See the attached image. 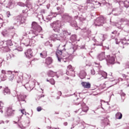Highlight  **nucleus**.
Wrapping results in <instances>:
<instances>
[{
    "label": "nucleus",
    "mask_w": 129,
    "mask_h": 129,
    "mask_svg": "<svg viewBox=\"0 0 129 129\" xmlns=\"http://www.w3.org/2000/svg\"><path fill=\"white\" fill-rule=\"evenodd\" d=\"M50 26L54 32H59L61 28V22L59 21L53 22L50 24Z\"/></svg>",
    "instance_id": "obj_1"
},
{
    "label": "nucleus",
    "mask_w": 129,
    "mask_h": 129,
    "mask_svg": "<svg viewBox=\"0 0 129 129\" xmlns=\"http://www.w3.org/2000/svg\"><path fill=\"white\" fill-rule=\"evenodd\" d=\"M32 28L33 29V34L34 35H36V36H38V34L41 32V30H42V28L40 27V26L38 25L37 23L34 22L32 24Z\"/></svg>",
    "instance_id": "obj_2"
},
{
    "label": "nucleus",
    "mask_w": 129,
    "mask_h": 129,
    "mask_svg": "<svg viewBox=\"0 0 129 129\" xmlns=\"http://www.w3.org/2000/svg\"><path fill=\"white\" fill-rule=\"evenodd\" d=\"M104 23H105V19H104V17L101 16L96 19L95 21V26L100 27V26H103Z\"/></svg>",
    "instance_id": "obj_3"
},
{
    "label": "nucleus",
    "mask_w": 129,
    "mask_h": 129,
    "mask_svg": "<svg viewBox=\"0 0 129 129\" xmlns=\"http://www.w3.org/2000/svg\"><path fill=\"white\" fill-rule=\"evenodd\" d=\"M63 18L68 21L69 23H70L72 27H77V23L75 21H72V18L68 15H64Z\"/></svg>",
    "instance_id": "obj_4"
},
{
    "label": "nucleus",
    "mask_w": 129,
    "mask_h": 129,
    "mask_svg": "<svg viewBox=\"0 0 129 129\" xmlns=\"http://www.w3.org/2000/svg\"><path fill=\"white\" fill-rule=\"evenodd\" d=\"M106 76H107V73L101 71H99V74L97 75V77L99 80L105 79Z\"/></svg>",
    "instance_id": "obj_5"
},
{
    "label": "nucleus",
    "mask_w": 129,
    "mask_h": 129,
    "mask_svg": "<svg viewBox=\"0 0 129 129\" xmlns=\"http://www.w3.org/2000/svg\"><path fill=\"white\" fill-rule=\"evenodd\" d=\"M67 75H71V76H75V73L74 72V71H73V69H72V66L69 65L68 67V69L67 71Z\"/></svg>",
    "instance_id": "obj_6"
},
{
    "label": "nucleus",
    "mask_w": 129,
    "mask_h": 129,
    "mask_svg": "<svg viewBox=\"0 0 129 129\" xmlns=\"http://www.w3.org/2000/svg\"><path fill=\"white\" fill-rule=\"evenodd\" d=\"M81 106H82V111L80 113V114H81V115H82L84 114L83 113V112H85V113H86V112H87V111H88V107L86 106V105H85V103H83L81 104Z\"/></svg>",
    "instance_id": "obj_7"
},
{
    "label": "nucleus",
    "mask_w": 129,
    "mask_h": 129,
    "mask_svg": "<svg viewBox=\"0 0 129 129\" xmlns=\"http://www.w3.org/2000/svg\"><path fill=\"white\" fill-rule=\"evenodd\" d=\"M50 38L51 39V40H53V41H56V40H61V38H62V37L61 36V35H60V34H52V35H51Z\"/></svg>",
    "instance_id": "obj_8"
},
{
    "label": "nucleus",
    "mask_w": 129,
    "mask_h": 129,
    "mask_svg": "<svg viewBox=\"0 0 129 129\" xmlns=\"http://www.w3.org/2000/svg\"><path fill=\"white\" fill-rule=\"evenodd\" d=\"M63 50H57L56 52V55L57 57V59L59 61V62H61V59H62V51Z\"/></svg>",
    "instance_id": "obj_9"
},
{
    "label": "nucleus",
    "mask_w": 129,
    "mask_h": 129,
    "mask_svg": "<svg viewBox=\"0 0 129 129\" xmlns=\"http://www.w3.org/2000/svg\"><path fill=\"white\" fill-rule=\"evenodd\" d=\"M97 58L100 61H102V60H104L105 59V54L104 52H102L101 53L99 54L97 56Z\"/></svg>",
    "instance_id": "obj_10"
},
{
    "label": "nucleus",
    "mask_w": 129,
    "mask_h": 129,
    "mask_svg": "<svg viewBox=\"0 0 129 129\" xmlns=\"http://www.w3.org/2000/svg\"><path fill=\"white\" fill-rule=\"evenodd\" d=\"M25 55L27 58H31V57H33V51H32V49H28L27 52H25Z\"/></svg>",
    "instance_id": "obj_11"
},
{
    "label": "nucleus",
    "mask_w": 129,
    "mask_h": 129,
    "mask_svg": "<svg viewBox=\"0 0 129 129\" xmlns=\"http://www.w3.org/2000/svg\"><path fill=\"white\" fill-rule=\"evenodd\" d=\"M82 85L84 88L89 89L91 87V84L89 82H82Z\"/></svg>",
    "instance_id": "obj_12"
},
{
    "label": "nucleus",
    "mask_w": 129,
    "mask_h": 129,
    "mask_svg": "<svg viewBox=\"0 0 129 129\" xmlns=\"http://www.w3.org/2000/svg\"><path fill=\"white\" fill-rule=\"evenodd\" d=\"M114 61L115 59L113 56H109L108 59L107 60V62L108 64H114Z\"/></svg>",
    "instance_id": "obj_13"
},
{
    "label": "nucleus",
    "mask_w": 129,
    "mask_h": 129,
    "mask_svg": "<svg viewBox=\"0 0 129 129\" xmlns=\"http://www.w3.org/2000/svg\"><path fill=\"white\" fill-rule=\"evenodd\" d=\"M53 62V59H52V58L50 57H47L46 59L45 63L47 64V65H50L52 64V62Z\"/></svg>",
    "instance_id": "obj_14"
},
{
    "label": "nucleus",
    "mask_w": 129,
    "mask_h": 129,
    "mask_svg": "<svg viewBox=\"0 0 129 129\" xmlns=\"http://www.w3.org/2000/svg\"><path fill=\"white\" fill-rule=\"evenodd\" d=\"M8 74L10 75L9 78V80L10 81H13V80H14V75L13 74V72H12V71H8Z\"/></svg>",
    "instance_id": "obj_15"
},
{
    "label": "nucleus",
    "mask_w": 129,
    "mask_h": 129,
    "mask_svg": "<svg viewBox=\"0 0 129 129\" xmlns=\"http://www.w3.org/2000/svg\"><path fill=\"white\" fill-rule=\"evenodd\" d=\"M3 93L4 95H7V94H11V90L9 89V88L6 87L5 88Z\"/></svg>",
    "instance_id": "obj_16"
},
{
    "label": "nucleus",
    "mask_w": 129,
    "mask_h": 129,
    "mask_svg": "<svg viewBox=\"0 0 129 129\" xmlns=\"http://www.w3.org/2000/svg\"><path fill=\"white\" fill-rule=\"evenodd\" d=\"M56 74H57L56 72H54L52 71H49L48 73V76L49 77H54Z\"/></svg>",
    "instance_id": "obj_17"
},
{
    "label": "nucleus",
    "mask_w": 129,
    "mask_h": 129,
    "mask_svg": "<svg viewBox=\"0 0 129 129\" xmlns=\"http://www.w3.org/2000/svg\"><path fill=\"white\" fill-rule=\"evenodd\" d=\"M14 122H15V123H17L18 126V127H19V128H21V129L26 128V127L24 126V125H23V124H22V123L20 122H16V121H14Z\"/></svg>",
    "instance_id": "obj_18"
},
{
    "label": "nucleus",
    "mask_w": 129,
    "mask_h": 129,
    "mask_svg": "<svg viewBox=\"0 0 129 129\" xmlns=\"http://www.w3.org/2000/svg\"><path fill=\"white\" fill-rule=\"evenodd\" d=\"M86 76V73L84 71H82L80 73V77L81 79H83Z\"/></svg>",
    "instance_id": "obj_19"
},
{
    "label": "nucleus",
    "mask_w": 129,
    "mask_h": 129,
    "mask_svg": "<svg viewBox=\"0 0 129 129\" xmlns=\"http://www.w3.org/2000/svg\"><path fill=\"white\" fill-rule=\"evenodd\" d=\"M115 117L117 118V119H121L122 118V114H121L120 112H117L115 114Z\"/></svg>",
    "instance_id": "obj_20"
},
{
    "label": "nucleus",
    "mask_w": 129,
    "mask_h": 129,
    "mask_svg": "<svg viewBox=\"0 0 129 129\" xmlns=\"http://www.w3.org/2000/svg\"><path fill=\"white\" fill-rule=\"evenodd\" d=\"M30 39L27 38L24 40L23 44L25 45V46H28L30 44Z\"/></svg>",
    "instance_id": "obj_21"
},
{
    "label": "nucleus",
    "mask_w": 129,
    "mask_h": 129,
    "mask_svg": "<svg viewBox=\"0 0 129 129\" xmlns=\"http://www.w3.org/2000/svg\"><path fill=\"white\" fill-rule=\"evenodd\" d=\"M40 56L42 58H46L47 57V51H43L42 52L40 53Z\"/></svg>",
    "instance_id": "obj_22"
},
{
    "label": "nucleus",
    "mask_w": 129,
    "mask_h": 129,
    "mask_svg": "<svg viewBox=\"0 0 129 129\" xmlns=\"http://www.w3.org/2000/svg\"><path fill=\"white\" fill-rule=\"evenodd\" d=\"M13 113V110H12V108L9 107L7 109V115H11Z\"/></svg>",
    "instance_id": "obj_23"
},
{
    "label": "nucleus",
    "mask_w": 129,
    "mask_h": 129,
    "mask_svg": "<svg viewBox=\"0 0 129 129\" xmlns=\"http://www.w3.org/2000/svg\"><path fill=\"white\" fill-rule=\"evenodd\" d=\"M77 38V37L76 36V35H73V36H72L71 37V40L73 42H74V41H76Z\"/></svg>",
    "instance_id": "obj_24"
},
{
    "label": "nucleus",
    "mask_w": 129,
    "mask_h": 129,
    "mask_svg": "<svg viewBox=\"0 0 129 129\" xmlns=\"http://www.w3.org/2000/svg\"><path fill=\"white\" fill-rule=\"evenodd\" d=\"M103 121V122L105 124H108V119L107 118H104V119H102Z\"/></svg>",
    "instance_id": "obj_25"
},
{
    "label": "nucleus",
    "mask_w": 129,
    "mask_h": 129,
    "mask_svg": "<svg viewBox=\"0 0 129 129\" xmlns=\"http://www.w3.org/2000/svg\"><path fill=\"white\" fill-rule=\"evenodd\" d=\"M8 31L6 30H3L2 33L3 36H4V37L8 36Z\"/></svg>",
    "instance_id": "obj_26"
},
{
    "label": "nucleus",
    "mask_w": 129,
    "mask_h": 129,
    "mask_svg": "<svg viewBox=\"0 0 129 129\" xmlns=\"http://www.w3.org/2000/svg\"><path fill=\"white\" fill-rule=\"evenodd\" d=\"M1 78L3 81H5L7 79V76L5 75H1Z\"/></svg>",
    "instance_id": "obj_27"
},
{
    "label": "nucleus",
    "mask_w": 129,
    "mask_h": 129,
    "mask_svg": "<svg viewBox=\"0 0 129 129\" xmlns=\"http://www.w3.org/2000/svg\"><path fill=\"white\" fill-rule=\"evenodd\" d=\"M124 5L125 8H128L129 7V2L127 1H124Z\"/></svg>",
    "instance_id": "obj_28"
},
{
    "label": "nucleus",
    "mask_w": 129,
    "mask_h": 129,
    "mask_svg": "<svg viewBox=\"0 0 129 129\" xmlns=\"http://www.w3.org/2000/svg\"><path fill=\"white\" fill-rule=\"evenodd\" d=\"M3 105H4V103L3 102L0 101V112H2L3 113Z\"/></svg>",
    "instance_id": "obj_29"
},
{
    "label": "nucleus",
    "mask_w": 129,
    "mask_h": 129,
    "mask_svg": "<svg viewBox=\"0 0 129 129\" xmlns=\"http://www.w3.org/2000/svg\"><path fill=\"white\" fill-rule=\"evenodd\" d=\"M7 46H13V43H12V40H9L7 41Z\"/></svg>",
    "instance_id": "obj_30"
},
{
    "label": "nucleus",
    "mask_w": 129,
    "mask_h": 129,
    "mask_svg": "<svg viewBox=\"0 0 129 129\" xmlns=\"http://www.w3.org/2000/svg\"><path fill=\"white\" fill-rule=\"evenodd\" d=\"M26 96H21L20 99L19 100L20 101H25V98H26Z\"/></svg>",
    "instance_id": "obj_31"
},
{
    "label": "nucleus",
    "mask_w": 129,
    "mask_h": 129,
    "mask_svg": "<svg viewBox=\"0 0 129 129\" xmlns=\"http://www.w3.org/2000/svg\"><path fill=\"white\" fill-rule=\"evenodd\" d=\"M18 5L20 6V7H25V4H24L22 2H19L18 3Z\"/></svg>",
    "instance_id": "obj_32"
},
{
    "label": "nucleus",
    "mask_w": 129,
    "mask_h": 129,
    "mask_svg": "<svg viewBox=\"0 0 129 129\" xmlns=\"http://www.w3.org/2000/svg\"><path fill=\"white\" fill-rule=\"evenodd\" d=\"M49 82H50L51 84H52V85H54V84H55V81L54 80V79H51L49 81Z\"/></svg>",
    "instance_id": "obj_33"
},
{
    "label": "nucleus",
    "mask_w": 129,
    "mask_h": 129,
    "mask_svg": "<svg viewBox=\"0 0 129 129\" xmlns=\"http://www.w3.org/2000/svg\"><path fill=\"white\" fill-rule=\"evenodd\" d=\"M91 73L92 74V75H95V71H94V69H92L91 70Z\"/></svg>",
    "instance_id": "obj_34"
},
{
    "label": "nucleus",
    "mask_w": 129,
    "mask_h": 129,
    "mask_svg": "<svg viewBox=\"0 0 129 129\" xmlns=\"http://www.w3.org/2000/svg\"><path fill=\"white\" fill-rule=\"evenodd\" d=\"M7 16L8 17V18H10V17H11V13L10 12H7Z\"/></svg>",
    "instance_id": "obj_35"
},
{
    "label": "nucleus",
    "mask_w": 129,
    "mask_h": 129,
    "mask_svg": "<svg viewBox=\"0 0 129 129\" xmlns=\"http://www.w3.org/2000/svg\"><path fill=\"white\" fill-rule=\"evenodd\" d=\"M37 111H41L42 110V108L41 107H38L37 108Z\"/></svg>",
    "instance_id": "obj_36"
},
{
    "label": "nucleus",
    "mask_w": 129,
    "mask_h": 129,
    "mask_svg": "<svg viewBox=\"0 0 129 129\" xmlns=\"http://www.w3.org/2000/svg\"><path fill=\"white\" fill-rule=\"evenodd\" d=\"M6 74V71L5 70H2V75H5Z\"/></svg>",
    "instance_id": "obj_37"
},
{
    "label": "nucleus",
    "mask_w": 129,
    "mask_h": 129,
    "mask_svg": "<svg viewBox=\"0 0 129 129\" xmlns=\"http://www.w3.org/2000/svg\"><path fill=\"white\" fill-rule=\"evenodd\" d=\"M21 112L22 113V114H25V112H25V109H22V110H21Z\"/></svg>",
    "instance_id": "obj_38"
},
{
    "label": "nucleus",
    "mask_w": 129,
    "mask_h": 129,
    "mask_svg": "<svg viewBox=\"0 0 129 129\" xmlns=\"http://www.w3.org/2000/svg\"><path fill=\"white\" fill-rule=\"evenodd\" d=\"M45 46H48V45H50V42L47 41L46 42H45Z\"/></svg>",
    "instance_id": "obj_39"
},
{
    "label": "nucleus",
    "mask_w": 129,
    "mask_h": 129,
    "mask_svg": "<svg viewBox=\"0 0 129 129\" xmlns=\"http://www.w3.org/2000/svg\"><path fill=\"white\" fill-rule=\"evenodd\" d=\"M126 68H129V62L126 63Z\"/></svg>",
    "instance_id": "obj_40"
},
{
    "label": "nucleus",
    "mask_w": 129,
    "mask_h": 129,
    "mask_svg": "<svg viewBox=\"0 0 129 129\" xmlns=\"http://www.w3.org/2000/svg\"><path fill=\"white\" fill-rule=\"evenodd\" d=\"M109 80L110 81H114V79L112 78H109Z\"/></svg>",
    "instance_id": "obj_41"
},
{
    "label": "nucleus",
    "mask_w": 129,
    "mask_h": 129,
    "mask_svg": "<svg viewBox=\"0 0 129 129\" xmlns=\"http://www.w3.org/2000/svg\"><path fill=\"white\" fill-rule=\"evenodd\" d=\"M121 96H125V94H124V93H122L121 94Z\"/></svg>",
    "instance_id": "obj_42"
},
{
    "label": "nucleus",
    "mask_w": 129,
    "mask_h": 129,
    "mask_svg": "<svg viewBox=\"0 0 129 129\" xmlns=\"http://www.w3.org/2000/svg\"><path fill=\"white\" fill-rule=\"evenodd\" d=\"M122 76H123V77L124 78H127V75H123Z\"/></svg>",
    "instance_id": "obj_43"
},
{
    "label": "nucleus",
    "mask_w": 129,
    "mask_h": 129,
    "mask_svg": "<svg viewBox=\"0 0 129 129\" xmlns=\"http://www.w3.org/2000/svg\"><path fill=\"white\" fill-rule=\"evenodd\" d=\"M112 34H117V32L116 31H114V32H112Z\"/></svg>",
    "instance_id": "obj_44"
},
{
    "label": "nucleus",
    "mask_w": 129,
    "mask_h": 129,
    "mask_svg": "<svg viewBox=\"0 0 129 129\" xmlns=\"http://www.w3.org/2000/svg\"><path fill=\"white\" fill-rule=\"evenodd\" d=\"M115 41H116V44H118V42L117 41V39H116Z\"/></svg>",
    "instance_id": "obj_45"
},
{
    "label": "nucleus",
    "mask_w": 129,
    "mask_h": 129,
    "mask_svg": "<svg viewBox=\"0 0 129 129\" xmlns=\"http://www.w3.org/2000/svg\"><path fill=\"white\" fill-rule=\"evenodd\" d=\"M64 124V125H67V124H68V123L67 122H65Z\"/></svg>",
    "instance_id": "obj_46"
},
{
    "label": "nucleus",
    "mask_w": 129,
    "mask_h": 129,
    "mask_svg": "<svg viewBox=\"0 0 129 129\" xmlns=\"http://www.w3.org/2000/svg\"><path fill=\"white\" fill-rule=\"evenodd\" d=\"M58 93L60 94V96L62 95V93H61V92H59Z\"/></svg>",
    "instance_id": "obj_47"
},
{
    "label": "nucleus",
    "mask_w": 129,
    "mask_h": 129,
    "mask_svg": "<svg viewBox=\"0 0 129 129\" xmlns=\"http://www.w3.org/2000/svg\"><path fill=\"white\" fill-rule=\"evenodd\" d=\"M107 84V82H105L104 85H106Z\"/></svg>",
    "instance_id": "obj_48"
},
{
    "label": "nucleus",
    "mask_w": 129,
    "mask_h": 129,
    "mask_svg": "<svg viewBox=\"0 0 129 129\" xmlns=\"http://www.w3.org/2000/svg\"><path fill=\"white\" fill-rule=\"evenodd\" d=\"M28 64L31 65V62H28Z\"/></svg>",
    "instance_id": "obj_49"
},
{
    "label": "nucleus",
    "mask_w": 129,
    "mask_h": 129,
    "mask_svg": "<svg viewBox=\"0 0 129 129\" xmlns=\"http://www.w3.org/2000/svg\"><path fill=\"white\" fill-rule=\"evenodd\" d=\"M50 47H53V45L50 44Z\"/></svg>",
    "instance_id": "obj_50"
},
{
    "label": "nucleus",
    "mask_w": 129,
    "mask_h": 129,
    "mask_svg": "<svg viewBox=\"0 0 129 129\" xmlns=\"http://www.w3.org/2000/svg\"><path fill=\"white\" fill-rule=\"evenodd\" d=\"M46 81H47V82H50V81H49V80L47 79Z\"/></svg>",
    "instance_id": "obj_51"
},
{
    "label": "nucleus",
    "mask_w": 129,
    "mask_h": 129,
    "mask_svg": "<svg viewBox=\"0 0 129 129\" xmlns=\"http://www.w3.org/2000/svg\"><path fill=\"white\" fill-rule=\"evenodd\" d=\"M17 82H18V83H20V82H21V81H18Z\"/></svg>",
    "instance_id": "obj_52"
},
{
    "label": "nucleus",
    "mask_w": 129,
    "mask_h": 129,
    "mask_svg": "<svg viewBox=\"0 0 129 129\" xmlns=\"http://www.w3.org/2000/svg\"><path fill=\"white\" fill-rule=\"evenodd\" d=\"M20 118H18V121H20Z\"/></svg>",
    "instance_id": "obj_53"
},
{
    "label": "nucleus",
    "mask_w": 129,
    "mask_h": 129,
    "mask_svg": "<svg viewBox=\"0 0 129 129\" xmlns=\"http://www.w3.org/2000/svg\"><path fill=\"white\" fill-rule=\"evenodd\" d=\"M98 4H99V5H101V4H100V3L98 2Z\"/></svg>",
    "instance_id": "obj_54"
},
{
    "label": "nucleus",
    "mask_w": 129,
    "mask_h": 129,
    "mask_svg": "<svg viewBox=\"0 0 129 129\" xmlns=\"http://www.w3.org/2000/svg\"><path fill=\"white\" fill-rule=\"evenodd\" d=\"M59 98H60V97H57V99H59Z\"/></svg>",
    "instance_id": "obj_55"
},
{
    "label": "nucleus",
    "mask_w": 129,
    "mask_h": 129,
    "mask_svg": "<svg viewBox=\"0 0 129 129\" xmlns=\"http://www.w3.org/2000/svg\"><path fill=\"white\" fill-rule=\"evenodd\" d=\"M65 46H66V45H63V47H65Z\"/></svg>",
    "instance_id": "obj_56"
},
{
    "label": "nucleus",
    "mask_w": 129,
    "mask_h": 129,
    "mask_svg": "<svg viewBox=\"0 0 129 129\" xmlns=\"http://www.w3.org/2000/svg\"><path fill=\"white\" fill-rule=\"evenodd\" d=\"M111 86H110L109 87H111Z\"/></svg>",
    "instance_id": "obj_57"
},
{
    "label": "nucleus",
    "mask_w": 129,
    "mask_h": 129,
    "mask_svg": "<svg viewBox=\"0 0 129 129\" xmlns=\"http://www.w3.org/2000/svg\"><path fill=\"white\" fill-rule=\"evenodd\" d=\"M121 43H122V44H123V42H122Z\"/></svg>",
    "instance_id": "obj_58"
},
{
    "label": "nucleus",
    "mask_w": 129,
    "mask_h": 129,
    "mask_svg": "<svg viewBox=\"0 0 129 129\" xmlns=\"http://www.w3.org/2000/svg\"><path fill=\"white\" fill-rule=\"evenodd\" d=\"M128 87H129V84L127 85Z\"/></svg>",
    "instance_id": "obj_59"
},
{
    "label": "nucleus",
    "mask_w": 129,
    "mask_h": 129,
    "mask_svg": "<svg viewBox=\"0 0 129 129\" xmlns=\"http://www.w3.org/2000/svg\"><path fill=\"white\" fill-rule=\"evenodd\" d=\"M127 44V43H125V44Z\"/></svg>",
    "instance_id": "obj_60"
},
{
    "label": "nucleus",
    "mask_w": 129,
    "mask_h": 129,
    "mask_svg": "<svg viewBox=\"0 0 129 129\" xmlns=\"http://www.w3.org/2000/svg\"><path fill=\"white\" fill-rule=\"evenodd\" d=\"M113 11H114V9L113 10Z\"/></svg>",
    "instance_id": "obj_61"
},
{
    "label": "nucleus",
    "mask_w": 129,
    "mask_h": 129,
    "mask_svg": "<svg viewBox=\"0 0 129 129\" xmlns=\"http://www.w3.org/2000/svg\"><path fill=\"white\" fill-rule=\"evenodd\" d=\"M2 122L4 123V122L2 121Z\"/></svg>",
    "instance_id": "obj_62"
},
{
    "label": "nucleus",
    "mask_w": 129,
    "mask_h": 129,
    "mask_svg": "<svg viewBox=\"0 0 129 129\" xmlns=\"http://www.w3.org/2000/svg\"><path fill=\"white\" fill-rule=\"evenodd\" d=\"M57 9V10H59L58 8Z\"/></svg>",
    "instance_id": "obj_63"
},
{
    "label": "nucleus",
    "mask_w": 129,
    "mask_h": 129,
    "mask_svg": "<svg viewBox=\"0 0 129 129\" xmlns=\"http://www.w3.org/2000/svg\"><path fill=\"white\" fill-rule=\"evenodd\" d=\"M71 129H72L73 128H72V127H71Z\"/></svg>",
    "instance_id": "obj_64"
}]
</instances>
